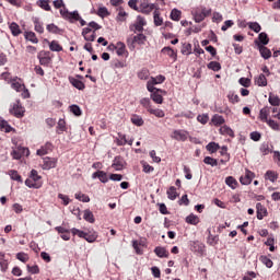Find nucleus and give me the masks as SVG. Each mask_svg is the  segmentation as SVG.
<instances>
[{"instance_id": "5fc2aeb1", "label": "nucleus", "mask_w": 280, "mask_h": 280, "mask_svg": "<svg viewBox=\"0 0 280 280\" xmlns=\"http://www.w3.org/2000/svg\"><path fill=\"white\" fill-rule=\"evenodd\" d=\"M182 54L184 56H189L191 54V44H189V43L183 44Z\"/></svg>"}, {"instance_id": "ea45409f", "label": "nucleus", "mask_w": 280, "mask_h": 280, "mask_svg": "<svg viewBox=\"0 0 280 280\" xmlns=\"http://www.w3.org/2000/svg\"><path fill=\"white\" fill-rule=\"evenodd\" d=\"M9 176L11 177L12 180H16L18 183H23V178L21 175H19L18 171L11 170L9 171Z\"/></svg>"}, {"instance_id": "bf43d9fd", "label": "nucleus", "mask_w": 280, "mask_h": 280, "mask_svg": "<svg viewBox=\"0 0 280 280\" xmlns=\"http://www.w3.org/2000/svg\"><path fill=\"white\" fill-rule=\"evenodd\" d=\"M260 261L267 267V268H272L273 262L270 258H268L267 256H261L260 257Z\"/></svg>"}, {"instance_id": "79ce46f5", "label": "nucleus", "mask_w": 280, "mask_h": 280, "mask_svg": "<svg viewBox=\"0 0 280 280\" xmlns=\"http://www.w3.org/2000/svg\"><path fill=\"white\" fill-rule=\"evenodd\" d=\"M10 31L13 34V36H19V34H21V27L19 26V24L14 22L10 24Z\"/></svg>"}, {"instance_id": "13d9d810", "label": "nucleus", "mask_w": 280, "mask_h": 280, "mask_svg": "<svg viewBox=\"0 0 280 280\" xmlns=\"http://www.w3.org/2000/svg\"><path fill=\"white\" fill-rule=\"evenodd\" d=\"M30 178L31 180H33L34 183H38V180H40V175H38V171L36 170H32L31 174H30Z\"/></svg>"}, {"instance_id": "338daca9", "label": "nucleus", "mask_w": 280, "mask_h": 280, "mask_svg": "<svg viewBox=\"0 0 280 280\" xmlns=\"http://www.w3.org/2000/svg\"><path fill=\"white\" fill-rule=\"evenodd\" d=\"M126 16H128V13H126V11H124V8H119V12L117 15L118 21H126Z\"/></svg>"}, {"instance_id": "a19ab883", "label": "nucleus", "mask_w": 280, "mask_h": 280, "mask_svg": "<svg viewBox=\"0 0 280 280\" xmlns=\"http://www.w3.org/2000/svg\"><path fill=\"white\" fill-rule=\"evenodd\" d=\"M50 51H62V46L57 40H52L49 43Z\"/></svg>"}, {"instance_id": "9d476101", "label": "nucleus", "mask_w": 280, "mask_h": 280, "mask_svg": "<svg viewBox=\"0 0 280 280\" xmlns=\"http://www.w3.org/2000/svg\"><path fill=\"white\" fill-rule=\"evenodd\" d=\"M253 178H255V173L246 170L245 171V175L244 176H241L240 178V183L242 185H250V183H253Z\"/></svg>"}, {"instance_id": "72a5a7b5", "label": "nucleus", "mask_w": 280, "mask_h": 280, "mask_svg": "<svg viewBox=\"0 0 280 280\" xmlns=\"http://www.w3.org/2000/svg\"><path fill=\"white\" fill-rule=\"evenodd\" d=\"M131 124H133V126H143L144 121L141 116L135 114L131 116Z\"/></svg>"}, {"instance_id": "3c124183", "label": "nucleus", "mask_w": 280, "mask_h": 280, "mask_svg": "<svg viewBox=\"0 0 280 280\" xmlns=\"http://www.w3.org/2000/svg\"><path fill=\"white\" fill-rule=\"evenodd\" d=\"M248 27L256 34H259L261 32V25H259V23L257 22H249Z\"/></svg>"}, {"instance_id": "39448f33", "label": "nucleus", "mask_w": 280, "mask_h": 280, "mask_svg": "<svg viewBox=\"0 0 280 280\" xmlns=\"http://www.w3.org/2000/svg\"><path fill=\"white\" fill-rule=\"evenodd\" d=\"M175 141H186L189 139V132L183 129H175L171 136Z\"/></svg>"}, {"instance_id": "49530a36", "label": "nucleus", "mask_w": 280, "mask_h": 280, "mask_svg": "<svg viewBox=\"0 0 280 280\" xmlns=\"http://www.w3.org/2000/svg\"><path fill=\"white\" fill-rule=\"evenodd\" d=\"M224 117L223 116H221V115H214L213 117H212V124L214 125V126H222V124H224Z\"/></svg>"}, {"instance_id": "864d4df0", "label": "nucleus", "mask_w": 280, "mask_h": 280, "mask_svg": "<svg viewBox=\"0 0 280 280\" xmlns=\"http://www.w3.org/2000/svg\"><path fill=\"white\" fill-rule=\"evenodd\" d=\"M208 69H210L211 71H220V69H222V66L218 61H211L208 63Z\"/></svg>"}, {"instance_id": "c03bdc74", "label": "nucleus", "mask_w": 280, "mask_h": 280, "mask_svg": "<svg viewBox=\"0 0 280 280\" xmlns=\"http://www.w3.org/2000/svg\"><path fill=\"white\" fill-rule=\"evenodd\" d=\"M206 150H208V152H211V154H214L217 150H220V144L215 142H210L207 144Z\"/></svg>"}, {"instance_id": "de8ad7c7", "label": "nucleus", "mask_w": 280, "mask_h": 280, "mask_svg": "<svg viewBox=\"0 0 280 280\" xmlns=\"http://www.w3.org/2000/svg\"><path fill=\"white\" fill-rule=\"evenodd\" d=\"M139 80H148L150 78V70L143 68L138 72Z\"/></svg>"}, {"instance_id": "603ef678", "label": "nucleus", "mask_w": 280, "mask_h": 280, "mask_svg": "<svg viewBox=\"0 0 280 280\" xmlns=\"http://www.w3.org/2000/svg\"><path fill=\"white\" fill-rule=\"evenodd\" d=\"M149 113L151 115H154L155 117H159V118L165 117V112H163V109H154V108L151 107L149 109Z\"/></svg>"}, {"instance_id": "e433bc0d", "label": "nucleus", "mask_w": 280, "mask_h": 280, "mask_svg": "<svg viewBox=\"0 0 280 280\" xmlns=\"http://www.w3.org/2000/svg\"><path fill=\"white\" fill-rule=\"evenodd\" d=\"M258 44L259 45H268V43H270V38H268V34H266V33H260L259 35H258Z\"/></svg>"}, {"instance_id": "c756f323", "label": "nucleus", "mask_w": 280, "mask_h": 280, "mask_svg": "<svg viewBox=\"0 0 280 280\" xmlns=\"http://www.w3.org/2000/svg\"><path fill=\"white\" fill-rule=\"evenodd\" d=\"M168 200H176L178 198V192L176 191V187L171 186L166 191Z\"/></svg>"}, {"instance_id": "c9c22d12", "label": "nucleus", "mask_w": 280, "mask_h": 280, "mask_svg": "<svg viewBox=\"0 0 280 280\" xmlns=\"http://www.w3.org/2000/svg\"><path fill=\"white\" fill-rule=\"evenodd\" d=\"M37 5L46 12H51V5H49V2H47V0H38Z\"/></svg>"}, {"instance_id": "774afa93", "label": "nucleus", "mask_w": 280, "mask_h": 280, "mask_svg": "<svg viewBox=\"0 0 280 280\" xmlns=\"http://www.w3.org/2000/svg\"><path fill=\"white\" fill-rule=\"evenodd\" d=\"M119 139H117V145H126L128 140L126 139V135L118 133Z\"/></svg>"}, {"instance_id": "393cba45", "label": "nucleus", "mask_w": 280, "mask_h": 280, "mask_svg": "<svg viewBox=\"0 0 280 280\" xmlns=\"http://www.w3.org/2000/svg\"><path fill=\"white\" fill-rule=\"evenodd\" d=\"M0 130L2 132H12V126L5 119L0 118Z\"/></svg>"}, {"instance_id": "f8f14e48", "label": "nucleus", "mask_w": 280, "mask_h": 280, "mask_svg": "<svg viewBox=\"0 0 280 280\" xmlns=\"http://www.w3.org/2000/svg\"><path fill=\"white\" fill-rule=\"evenodd\" d=\"M69 82L74 86V89H78V91H84L86 89V85L81 80H78L73 77H69Z\"/></svg>"}, {"instance_id": "6e6d98bb", "label": "nucleus", "mask_w": 280, "mask_h": 280, "mask_svg": "<svg viewBox=\"0 0 280 280\" xmlns=\"http://www.w3.org/2000/svg\"><path fill=\"white\" fill-rule=\"evenodd\" d=\"M171 19H172V21H180V10L173 9L171 11Z\"/></svg>"}, {"instance_id": "58836bf2", "label": "nucleus", "mask_w": 280, "mask_h": 280, "mask_svg": "<svg viewBox=\"0 0 280 280\" xmlns=\"http://www.w3.org/2000/svg\"><path fill=\"white\" fill-rule=\"evenodd\" d=\"M70 113H72L75 117L82 116V109L78 105H70L69 106Z\"/></svg>"}, {"instance_id": "f257e3e1", "label": "nucleus", "mask_w": 280, "mask_h": 280, "mask_svg": "<svg viewBox=\"0 0 280 280\" xmlns=\"http://www.w3.org/2000/svg\"><path fill=\"white\" fill-rule=\"evenodd\" d=\"M60 14L63 19L70 21V23H75V21H79L82 27L86 25V21H84L82 16H80V13H78V11L69 12L68 9H63L60 10Z\"/></svg>"}, {"instance_id": "f3484780", "label": "nucleus", "mask_w": 280, "mask_h": 280, "mask_svg": "<svg viewBox=\"0 0 280 280\" xmlns=\"http://www.w3.org/2000/svg\"><path fill=\"white\" fill-rule=\"evenodd\" d=\"M161 93H163L162 90H156L155 92H153L150 97L151 100L155 103V104H163V95H161Z\"/></svg>"}, {"instance_id": "2eb2a0df", "label": "nucleus", "mask_w": 280, "mask_h": 280, "mask_svg": "<svg viewBox=\"0 0 280 280\" xmlns=\"http://www.w3.org/2000/svg\"><path fill=\"white\" fill-rule=\"evenodd\" d=\"M220 135H223L224 137H231L232 139L235 137V132L231 127L224 125L219 129Z\"/></svg>"}, {"instance_id": "9b49d317", "label": "nucleus", "mask_w": 280, "mask_h": 280, "mask_svg": "<svg viewBox=\"0 0 280 280\" xmlns=\"http://www.w3.org/2000/svg\"><path fill=\"white\" fill-rule=\"evenodd\" d=\"M256 213H257V219L258 220H264L266 215H268V209L264 207L260 202L256 203Z\"/></svg>"}, {"instance_id": "6e6552de", "label": "nucleus", "mask_w": 280, "mask_h": 280, "mask_svg": "<svg viewBox=\"0 0 280 280\" xmlns=\"http://www.w3.org/2000/svg\"><path fill=\"white\" fill-rule=\"evenodd\" d=\"M190 250H192V253H199V255H203L205 254V244L199 242V241H190Z\"/></svg>"}, {"instance_id": "a18cd8bd", "label": "nucleus", "mask_w": 280, "mask_h": 280, "mask_svg": "<svg viewBox=\"0 0 280 280\" xmlns=\"http://www.w3.org/2000/svg\"><path fill=\"white\" fill-rule=\"evenodd\" d=\"M16 259L22 261V264H27V261H30V256L26 253L20 252L16 254Z\"/></svg>"}, {"instance_id": "f03ea898", "label": "nucleus", "mask_w": 280, "mask_h": 280, "mask_svg": "<svg viewBox=\"0 0 280 280\" xmlns=\"http://www.w3.org/2000/svg\"><path fill=\"white\" fill-rule=\"evenodd\" d=\"M10 114L14 115L18 119L25 117V108L21 105V101H16L10 109Z\"/></svg>"}, {"instance_id": "c85d7f7f", "label": "nucleus", "mask_w": 280, "mask_h": 280, "mask_svg": "<svg viewBox=\"0 0 280 280\" xmlns=\"http://www.w3.org/2000/svg\"><path fill=\"white\" fill-rule=\"evenodd\" d=\"M153 21L156 27H161V25H163V18H161V13L158 10L153 13Z\"/></svg>"}, {"instance_id": "5701e85b", "label": "nucleus", "mask_w": 280, "mask_h": 280, "mask_svg": "<svg viewBox=\"0 0 280 280\" xmlns=\"http://www.w3.org/2000/svg\"><path fill=\"white\" fill-rule=\"evenodd\" d=\"M114 49H116V54L117 56H124V54H126V44H124L122 42H118L115 45H113Z\"/></svg>"}, {"instance_id": "423d86ee", "label": "nucleus", "mask_w": 280, "mask_h": 280, "mask_svg": "<svg viewBox=\"0 0 280 280\" xmlns=\"http://www.w3.org/2000/svg\"><path fill=\"white\" fill-rule=\"evenodd\" d=\"M58 165V159L46 156L43 159V170H54Z\"/></svg>"}, {"instance_id": "f704fd0d", "label": "nucleus", "mask_w": 280, "mask_h": 280, "mask_svg": "<svg viewBox=\"0 0 280 280\" xmlns=\"http://www.w3.org/2000/svg\"><path fill=\"white\" fill-rule=\"evenodd\" d=\"M279 176L275 173V171H267L265 174V179L270 180L271 183H275Z\"/></svg>"}, {"instance_id": "0e129e2a", "label": "nucleus", "mask_w": 280, "mask_h": 280, "mask_svg": "<svg viewBox=\"0 0 280 280\" xmlns=\"http://www.w3.org/2000/svg\"><path fill=\"white\" fill-rule=\"evenodd\" d=\"M197 121H199V124H203V125L207 124L209 121V115H207V114L198 115Z\"/></svg>"}, {"instance_id": "cd10ccee", "label": "nucleus", "mask_w": 280, "mask_h": 280, "mask_svg": "<svg viewBox=\"0 0 280 280\" xmlns=\"http://www.w3.org/2000/svg\"><path fill=\"white\" fill-rule=\"evenodd\" d=\"M209 236L207 238V244H209V246H215L219 242V237L218 235H212L211 234V230H208Z\"/></svg>"}, {"instance_id": "7ed1b4c3", "label": "nucleus", "mask_w": 280, "mask_h": 280, "mask_svg": "<svg viewBox=\"0 0 280 280\" xmlns=\"http://www.w3.org/2000/svg\"><path fill=\"white\" fill-rule=\"evenodd\" d=\"M145 40H147L145 35H143V33H140L133 36V38H128L127 45L129 49H135V43H137L138 45H145Z\"/></svg>"}, {"instance_id": "bb28decb", "label": "nucleus", "mask_w": 280, "mask_h": 280, "mask_svg": "<svg viewBox=\"0 0 280 280\" xmlns=\"http://www.w3.org/2000/svg\"><path fill=\"white\" fill-rule=\"evenodd\" d=\"M83 219L85 222H90V224L95 222V215H93V212L89 209L84 210Z\"/></svg>"}, {"instance_id": "b1692460", "label": "nucleus", "mask_w": 280, "mask_h": 280, "mask_svg": "<svg viewBox=\"0 0 280 280\" xmlns=\"http://www.w3.org/2000/svg\"><path fill=\"white\" fill-rule=\"evenodd\" d=\"M255 83L257 84V86H268V79H266V74H259L255 79Z\"/></svg>"}, {"instance_id": "8fccbe9b", "label": "nucleus", "mask_w": 280, "mask_h": 280, "mask_svg": "<svg viewBox=\"0 0 280 280\" xmlns=\"http://www.w3.org/2000/svg\"><path fill=\"white\" fill-rule=\"evenodd\" d=\"M203 163H206V165H211V167H218V160L211 156H206Z\"/></svg>"}, {"instance_id": "2f4dec72", "label": "nucleus", "mask_w": 280, "mask_h": 280, "mask_svg": "<svg viewBox=\"0 0 280 280\" xmlns=\"http://www.w3.org/2000/svg\"><path fill=\"white\" fill-rule=\"evenodd\" d=\"M225 184L228 185V187H231V189L237 188V179H235L233 176L226 177Z\"/></svg>"}, {"instance_id": "20e7f679", "label": "nucleus", "mask_w": 280, "mask_h": 280, "mask_svg": "<svg viewBox=\"0 0 280 280\" xmlns=\"http://www.w3.org/2000/svg\"><path fill=\"white\" fill-rule=\"evenodd\" d=\"M37 58L42 67H49V65H51V52L47 50L39 51Z\"/></svg>"}, {"instance_id": "0eeeda50", "label": "nucleus", "mask_w": 280, "mask_h": 280, "mask_svg": "<svg viewBox=\"0 0 280 280\" xmlns=\"http://www.w3.org/2000/svg\"><path fill=\"white\" fill-rule=\"evenodd\" d=\"M30 154V149L20 147L16 150H14L11 155L15 161H19L22 159V156H27Z\"/></svg>"}, {"instance_id": "69168bd1", "label": "nucleus", "mask_w": 280, "mask_h": 280, "mask_svg": "<svg viewBox=\"0 0 280 280\" xmlns=\"http://www.w3.org/2000/svg\"><path fill=\"white\" fill-rule=\"evenodd\" d=\"M265 124H267L269 128H272V130H279V124L273 119H269Z\"/></svg>"}, {"instance_id": "4c0bfd02", "label": "nucleus", "mask_w": 280, "mask_h": 280, "mask_svg": "<svg viewBox=\"0 0 280 280\" xmlns=\"http://www.w3.org/2000/svg\"><path fill=\"white\" fill-rule=\"evenodd\" d=\"M186 222H187V224H192L194 226H196V224H198V222H200V219L196 214H189L186 218Z\"/></svg>"}, {"instance_id": "37998d69", "label": "nucleus", "mask_w": 280, "mask_h": 280, "mask_svg": "<svg viewBox=\"0 0 280 280\" xmlns=\"http://www.w3.org/2000/svg\"><path fill=\"white\" fill-rule=\"evenodd\" d=\"M47 32L50 34H60V27H58L56 24L51 23L46 26Z\"/></svg>"}, {"instance_id": "e2e57ef3", "label": "nucleus", "mask_w": 280, "mask_h": 280, "mask_svg": "<svg viewBox=\"0 0 280 280\" xmlns=\"http://www.w3.org/2000/svg\"><path fill=\"white\" fill-rule=\"evenodd\" d=\"M108 9L106 7H101L97 11V15L101 16V19H104V16H108Z\"/></svg>"}, {"instance_id": "473e14b6", "label": "nucleus", "mask_w": 280, "mask_h": 280, "mask_svg": "<svg viewBox=\"0 0 280 280\" xmlns=\"http://www.w3.org/2000/svg\"><path fill=\"white\" fill-rule=\"evenodd\" d=\"M26 40L34 43L35 45L38 44V38L36 37V33L34 32H25L24 34Z\"/></svg>"}, {"instance_id": "412c9836", "label": "nucleus", "mask_w": 280, "mask_h": 280, "mask_svg": "<svg viewBox=\"0 0 280 280\" xmlns=\"http://www.w3.org/2000/svg\"><path fill=\"white\" fill-rule=\"evenodd\" d=\"M33 23H34L35 32H37V34H44L45 33V27H43V23L40 22V19L33 18Z\"/></svg>"}, {"instance_id": "a211bd4d", "label": "nucleus", "mask_w": 280, "mask_h": 280, "mask_svg": "<svg viewBox=\"0 0 280 280\" xmlns=\"http://www.w3.org/2000/svg\"><path fill=\"white\" fill-rule=\"evenodd\" d=\"M154 253L161 259L170 257V252H167V249H165V247L158 246L154 248Z\"/></svg>"}, {"instance_id": "dca6fc26", "label": "nucleus", "mask_w": 280, "mask_h": 280, "mask_svg": "<svg viewBox=\"0 0 280 280\" xmlns=\"http://www.w3.org/2000/svg\"><path fill=\"white\" fill-rule=\"evenodd\" d=\"M81 238L86 240L89 244H93L97 240V232H83Z\"/></svg>"}, {"instance_id": "680f3d73", "label": "nucleus", "mask_w": 280, "mask_h": 280, "mask_svg": "<svg viewBox=\"0 0 280 280\" xmlns=\"http://www.w3.org/2000/svg\"><path fill=\"white\" fill-rule=\"evenodd\" d=\"M269 104H271V106H280L279 96L269 95Z\"/></svg>"}, {"instance_id": "a878e982", "label": "nucleus", "mask_w": 280, "mask_h": 280, "mask_svg": "<svg viewBox=\"0 0 280 280\" xmlns=\"http://www.w3.org/2000/svg\"><path fill=\"white\" fill-rule=\"evenodd\" d=\"M16 80H19V78L12 79L11 86H12V89H14V91H16L18 93H21V91H23V89H25V84H22Z\"/></svg>"}, {"instance_id": "09e8293b", "label": "nucleus", "mask_w": 280, "mask_h": 280, "mask_svg": "<svg viewBox=\"0 0 280 280\" xmlns=\"http://www.w3.org/2000/svg\"><path fill=\"white\" fill-rule=\"evenodd\" d=\"M141 106H143V108H147L148 113H150L151 108H152V102H150V98L144 97L140 101Z\"/></svg>"}, {"instance_id": "6ab92c4d", "label": "nucleus", "mask_w": 280, "mask_h": 280, "mask_svg": "<svg viewBox=\"0 0 280 280\" xmlns=\"http://www.w3.org/2000/svg\"><path fill=\"white\" fill-rule=\"evenodd\" d=\"M268 115H270V107L266 106V107L261 108L259 112L260 121L266 124L269 120Z\"/></svg>"}, {"instance_id": "4468645a", "label": "nucleus", "mask_w": 280, "mask_h": 280, "mask_svg": "<svg viewBox=\"0 0 280 280\" xmlns=\"http://www.w3.org/2000/svg\"><path fill=\"white\" fill-rule=\"evenodd\" d=\"M124 165H126V161H124L121 156H116L114 159L112 166L114 167V170L119 172V171L124 170Z\"/></svg>"}, {"instance_id": "1a4fd4ad", "label": "nucleus", "mask_w": 280, "mask_h": 280, "mask_svg": "<svg viewBox=\"0 0 280 280\" xmlns=\"http://www.w3.org/2000/svg\"><path fill=\"white\" fill-rule=\"evenodd\" d=\"M255 44L258 46L261 58H264L265 60H268L269 58L272 57V51H270L268 47L259 44V40H255Z\"/></svg>"}, {"instance_id": "7c9ffc66", "label": "nucleus", "mask_w": 280, "mask_h": 280, "mask_svg": "<svg viewBox=\"0 0 280 280\" xmlns=\"http://www.w3.org/2000/svg\"><path fill=\"white\" fill-rule=\"evenodd\" d=\"M162 52L165 54L166 56H168L170 58H172L173 60H176V58H177L176 51H174V49H172V47H164L162 49Z\"/></svg>"}, {"instance_id": "4be33fe9", "label": "nucleus", "mask_w": 280, "mask_h": 280, "mask_svg": "<svg viewBox=\"0 0 280 280\" xmlns=\"http://www.w3.org/2000/svg\"><path fill=\"white\" fill-rule=\"evenodd\" d=\"M57 135H62V132H67V121L65 119L60 118L57 122Z\"/></svg>"}, {"instance_id": "052dcab7", "label": "nucleus", "mask_w": 280, "mask_h": 280, "mask_svg": "<svg viewBox=\"0 0 280 280\" xmlns=\"http://www.w3.org/2000/svg\"><path fill=\"white\" fill-rule=\"evenodd\" d=\"M195 23H202V20L206 19L205 14H202L201 12L196 11L195 13H192Z\"/></svg>"}, {"instance_id": "aec40b11", "label": "nucleus", "mask_w": 280, "mask_h": 280, "mask_svg": "<svg viewBox=\"0 0 280 280\" xmlns=\"http://www.w3.org/2000/svg\"><path fill=\"white\" fill-rule=\"evenodd\" d=\"M154 8H156V5H154V3H151V4L142 3L140 5V10H138V11L142 12V14H150L152 12V10H154Z\"/></svg>"}, {"instance_id": "ddd939ff", "label": "nucleus", "mask_w": 280, "mask_h": 280, "mask_svg": "<svg viewBox=\"0 0 280 280\" xmlns=\"http://www.w3.org/2000/svg\"><path fill=\"white\" fill-rule=\"evenodd\" d=\"M92 178H98L101 183H108V175L104 171H96L95 173L92 174Z\"/></svg>"}, {"instance_id": "4d7b16f0", "label": "nucleus", "mask_w": 280, "mask_h": 280, "mask_svg": "<svg viewBox=\"0 0 280 280\" xmlns=\"http://www.w3.org/2000/svg\"><path fill=\"white\" fill-rule=\"evenodd\" d=\"M75 199L80 200L81 202H91V198H89V196H86L82 192L75 194Z\"/></svg>"}]
</instances>
